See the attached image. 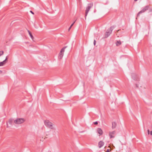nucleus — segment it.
Wrapping results in <instances>:
<instances>
[{
	"mask_svg": "<svg viewBox=\"0 0 152 152\" xmlns=\"http://www.w3.org/2000/svg\"><path fill=\"white\" fill-rule=\"evenodd\" d=\"M104 144V142L102 141H100L98 144V146L99 147V148H101V147H102Z\"/></svg>",
	"mask_w": 152,
	"mask_h": 152,
	"instance_id": "10",
	"label": "nucleus"
},
{
	"mask_svg": "<svg viewBox=\"0 0 152 152\" xmlns=\"http://www.w3.org/2000/svg\"><path fill=\"white\" fill-rule=\"evenodd\" d=\"M6 62H5V61H3L2 62H0V66H3L6 63Z\"/></svg>",
	"mask_w": 152,
	"mask_h": 152,
	"instance_id": "12",
	"label": "nucleus"
},
{
	"mask_svg": "<svg viewBox=\"0 0 152 152\" xmlns=\"http://www.w3.org/2000/svg\"><path fill=\"white\" fill-rule=\"evenodd\" d=\"M149 11L150 12H152V9H150L149 10Z\"/></svg>",
	"mask_w": 152,
	"mask_h": 152,
	"instance_id": "24",
	"label": "nucleus"
},
{
	"mask_svg": "<svg viewBox=\"0 0 152 152\" xmlns=\"http://www.w3.org/2000/svg\"><path fill=\"white\" fill-rule=\"evenodd\" d=\"M106 152H110V151H109V150L108 149L107 150V151H106Z\"/></svg>",
	"mask_w": 152,
	"mask_h": 152,
	"instance_id": "25",
	"label": "nucleus"
},
{
	"mask_svg": "<svg viewBox=\"0 0 152 152\" xmlns=\"http://www.w3.org/2000/svg\"><path fill=\"white\" fill-rule=\"evenodd\" d=\"M97 131L100 135H102L103 134V131L100 128H98L97 129Z\"/></svg>",
	"mask_w": 152,
	"mask_h": 152,
	"instance_id": "9",
	"label": "nucleus"
},
{
	"mask_svg": "<svg viewBox=\"0 0 152 152\" xmlns=\"http://www.w3.org/2000/svg\"><path fill=\"white\" fill-rule=\"evenodd\" d=\"M45 125L47 127L52 129H55V128L53 126V124L49 120H47L44 121Z\"/></svg>",
	"mask_w": 152,
	"mask_h": 152,
	"instance_id": "1",
	"label": "nucleus"
},
{
	"mask_svg": "<svg viewBox=\"0 0 152 152\" xmlns=\"http://www.w3.org/2000/svg\"><path fill=\"white\" fill-rule=\"evenodd\" d=\"M66 48V46L64 47L61 50L58 55V58L60 59H61L63 56L64 54V53L65 51V49Z\"/></svg>",
	"mask_w": 152,
	"mask_h": 152,
	"instance_id": "3",
	"label": "nucleus"
},
{
	"mask_svg": "<svg viewBox=\"0 0 152 152\" xmlns=\"http://www.w3.org/2000/svg\"><path fill=\"white\" fill-rule=\"evenodd\" d=\"M149 8V6H147L145 7L142 10L139 12L137 14V16H139L140 14L144 12L145 11L148 10Z\"/></svg>",
	"mask_w": 152,
	"mask_h": 152,
	"instance_id": "6",
	"label": "nucleus"
},
{
	"mask_svg": "<svg viewBox=\"0 0 152 152\" xmlns=\"http://www.w3.org/2000/svg\"><path fill=\"white\" fill-rule=\"evenodd\" d=\"M4 52L3 51H0V57L3 55Z\"/></svg>",
	"mask_w": 152,
	"mask_h": 152,
	"instance_id": "15",
	"label": "nucleus"
},
{
	"mask_svg": "<svg viewBox=\"0 0 152 152\" xmlns=\"http://www.w3.org/2000/svg\"><path fill=\"white\" fill-rule=\"evenodd\" d=\"M12 120L11 119H10L8 121V122L7 123V127H10V126L9 125L8 123L10 125H12Z\"/></svg>",
	"mask_w": 152,
	"mask_h": 152,
	"instance_id": "8",
	"label": "nucleus"
},
{
	"mask_svg": "<svg viewBox=\"0 0 152 152\" xmlns=\"http://www.w3.org/2000/svg\"><path fill=\"white\" fill-rule=\"evenodd\" d=\"M121 44V42L120 41H117L116 43V44L117 46H118L119 45H120Z\"/></svg>",
	"mask_w": 152,
	"mask_h": 152,
	"instance_id": "14",
	"label": "nucleus"
},
{
	"mask_svg": "<svg viewBox=\"0 0 152 152\" xmlns=\"http://www.w3.org/2000/svg\"><path fill=\"white\" fill-rule=\"evenodd\" d=\"M71 27H71V26L69 27V28L68 29V31H69L70 30V29L71 28Z\"/></svg>",
	"mask_w": 152,
	"mask_h": 152,
	"instance_id": "26",
	"label": "nucleus"
},
{
	"mask_svg": "<svg viewBox=\"0 0 152 152\" xmlns=\"http://www.w3.org/2000/svg\"><path fill=\"white\" fill-rule=\"evenodd\" d=\"M113 147H114V148H115L114 146L113 145Z\"/></svg>",
	"mask_w": 152,
	"mask_h": 152,
	"instance_id": "29",
	"label": "nucleus"
},
{
	"mask_svg": "<svg viewBox=\"0 0 152 152\" xmlns=\"http://www.w3.org/2000/svg\"><path fill=\"white\" fill-rule=\"evenodd\" d=\"M75 22H74V23H72L71 25V27H72V26H73V24H74V23H75Z\"/></svg>",
	"mask_w": 152,
	"mask_h": 152,
	"instance_id": "22",
	"label": "nucleus"
},
{
	"mask_svg": "<svg viewBox=\"0 0 152 152\" xmlns=\"http://www.w3.org/2000/svg\"><path fill=\"white\" fill-rule=\"evenodd\" d=\"M27 31H28V33H29V35L31 34V32H30V31L29 30H28Z\"/></svg>",
	"mask_w": 152,
	"mask_h": 152,
	"instance_id": "21",
	"label": "nucleus"
},
{
	"mask_svg": "<svg viewBox=\"0 0 152 152\" xmlns=\"http://www.w3.org/2000/svg\"><path fill=\"white\" fill-rule=\"evenodd\" d=\"M25 121V120L22 118H18L14 121L15 124H20L23 123Z\"/></svg>",
	"mask_w": 152,
	"mask_h": 152,
	"instance_id": "2",
	"label": "nucleus"
},
{
	"mask_svg": "<svg viewBox=\"0 0 152 152\" xmlns=\"http://www.w3.org/2000/svg\"><path fill=\"white\" fill-rule=\"evenodd\" d=\"M114 28V26H112L111 27L109 30V31H107L105 34V38H107L108 37L111 33L112 30L113 28Z\"/></svg>",
	"mask_w": 152,
	"mask_h": 152,
	"instance_id": "5",
	"label": "nucleus"
},
{
	"mask_svg": "<svg viewBox=\"0 0 152 152\" xmlns=\"http://www.w3.org/2000/svg\"><path fill=\"white\" fill-rule=\"evenodd\" d=\"M115 131H113L112 132H110L109 133V135L110 138H113L114 137V136L113 135L115 134Z\"/></svg>",
	"mask_w": 152,
	"mask_h": 152,
	"instance_id": "7",
	"label": "nucleus"
},
{
	"mask_svg": "<svg viewBox=\"0 0 152 152\" xmlns=\"http://www.w3.org/2000/svg\"><path fill=\"white\" fill-rule=\"evenodd\" d=\"M137 0H134V1H137Z\"/></svg>",
	"mask_w": 152,
	"mask_h": 152,
	"instance_id": "30",
	"label": "nucleus"
},
{
	"mask_svg": "<svg viewBox=\"0 0 152 152\" xmlns=\"http://www.w3.org/2000/svg\"><path fill=\"white\" fill-rule=\"evenodd\" d=\"M8 56H6L5 59L4 60V61H5V62H6V61L8 59Z\"/></svg>",
	"mask_w": 152,
	"mask_h": 152,
	"instance_id": "17",
	"label": "nucleus"
},
{
	"mask_svg": "<svg viewBox=\"0 0 152 152\" xmlns=\"http://www.w3.org/2000/svg\"><path fill=\"white\" fill-rule=\"evenodd\" d=\"M151 129L152 130V123L151 127Z\"/></svg>",
	"mask_w": 152,
	"mask_h": 152,
	"instance_id": "28",
	"label": "nucleus"
},
{
	"mask_svg": "<svg viewBox=\"0 0 152 152\" xmlns=\"http://www.w3.org/2000/svg\"><path fill=\"white\" fill-rule=\"evenodd\" d=\"M94 124L95 125H97L98 124V122L97 121H96L94 123Z\"/></svg>",
	"mask_w": 152,
	"mask_h": 152,
	"instance_id": "20",
	"label": "nucleus"
},
{
	"mask_svg": "<svg viewBox=\"0 0 152 152\" xmlns=\"http://www.w3.org/2000/svg\"><path fill=\"white\" fill-rule=\"evenodd\" d=\"M2 72V71L1 70H0V72Z\"/></svg>",
	"mask_w": 152,
	"mask_h": 152,
	"instance_id": "31",
	"label": "nucleus"
},
{
	"mask_svg": "<svg viewBox=\"0 0 152 152\" xmlns=\"http://www.w3.org/2000/svg\"><path fill=\"white\" fill-rule=\"evenodd\" d=\"M150 134L151 135H152V130H151V131L150 132Z\"/></svg>",
	"mask_w": 152,
	"mask_h": 152,
	"instance_id": "23",
	"label": "nucleus"
},
{
	"mask_svg": "<svg viewBox=\"0 0 152 152\" xmlns=\"http://www.w3.org/2000/svg\"><path fill=\"white\" fill-rule=\"evenodd\" d=\"M30 12L32 13V14H34V13L31 11H30Z\"/></svg>",
	"mask_w": 152,
	"mask_h": 152,
	"instance_id": "27",
	"label": "nucleus"
},
{
	"mask_svg": "<svg viewBox=\"0 0 152 152\" xmlns=\"http://www.w3.org/2000/svg\"><path fill=\"white\" fill-rule=\"evenodd\" d=\"M96 43V41L95 40H94V45H95Z\"/></svg>",
	"mask_w": 152,
	"mask_h": 152,
	"instance_id": "18",
	"label": "nucleus"
},
{
	"mask_svg": "<svg viewBox=\"0 0 152 152\" xmlns=\"http://www.w3.org/2000/svg\"><path fill=\"white\" fill-rule=\"evenodd\" d=\"M29 35H30V37H31V38L33 40H34V37H33V35H32L31 34H29Z\"/></svg>",
	"mask_w": 152,
	"mask_h": 152,
	"instance_id": "16",
	"label": "nucleus"
},
{
	"mask_svg": "<svg viewBox=\"0 0 152 152\" xmlns=\"http://www.w3.org/2000/svg\"><path fill=\"white\" fill-rule=\"evenodd\" d=\"M117 124L115 122H113L112 123V128L113 129L115 128Z\"/></svg>",
	"mask_w": 152,
	"mask_h": 152,
	"instance_id": "11",
	"label": "nucleus"
},
{
	"mask_svg": "<svg viewBox=\"0 0 152 152\" xmlns=\"http://www.w3.org/2000/svg\"><path fill=\"white\" fill-rule=\"evenodd\" d=\"M150 133V130L149 129L148 130V134H149Z\"/></svg>",
	"mask_w": 152,
	"mask_h": 152,
	"instance_id": "19",
	"label": "nucleus"
},
{
	"mask_svg": "<svg viewBox=\"0 0 152 152\" xmlns=\"http://www.w3.org/2000/svg\"><path fill=\"white\" fill-rule=\"evenodd\" d=\"M132 77L133 79L134 80H137V79L136 78V77L137 76L135 74H132Z\"/></svg>",
	"mask_w": 152,
	"mask_h": 152,
	"instance_id": "13",
	"label": "nucleus"
},
{
	"mask_svg": "<svg viewBox=\"0 0 152 152\" xmlns=\"http://www.w3.org/2000/svg\"><path fill=\"white\" fill-rule=\"evenodd\" d=\"M93 6V4L91 3L88 4V6L86 8V14H85V19H86V16H87L88 13L90 10V9Z\"/></svg>",
	"mask_w": 152,
	"mask_h": 152,
	"instance_id": "4",
	"label": "nucleus"
}]
</instances>
